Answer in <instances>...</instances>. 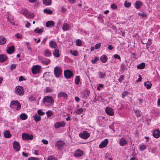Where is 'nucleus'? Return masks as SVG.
Instances as JSON below:
<instances>
[{
	"mask_svg": "<svg viewBox=\"0 0 160 160\" xmlns=\"http://www.w3.org/2000/svg\"><path fill=\"white\" fill-rule=\"evenodd\" d=\"M69 25L67 23H64L63 25L62 29L64 31H67L69 30Z\"/></svg>",
	"mask_w": 160,
	"mask_h": 160,
	"instance_id": "obj_27",
	"label": "nucleus"
},
{
	"mask_svg": "<svg viewBox=\"0 0 160 160\" xmlns=\"http://www.w3.org/2000/svg\"><path fill=\"white\" fill-rule=\"evenodd\" d=\"M148 42L146 44L147 48H148L152 44L151 40V39H148Z\"/></svg>",
	"mask_w": 160,
	"mask_h": 160,
	"instance_id": "obj_43",
	"label": "nucleus"
},
{
	"mask_svg": "<svg viewBox=\"0 0 160 160\" xmlns=\"http://www.w3.org/2000/svg\"><path fill=\"white\" fill-rule=\"evenodd\" d=\"M134 112L137 117H139L141 115L140 111L138 110H135Z\"/></svg>",
	"mask_w": 160,
	"mask_h": 160,
	"instance_id": "obj_42",
	"label": "nucleus"
},
{
	"mask_svg": "<svg viewBox=\"0 0 160 160\" xmlns=\"http://www.w3.org/2000/svg\"><path fill=\"white\" fill-rule=\"evenodd\" d=\"M114 57L115 58H118L119 59H120L121 58L120 56L119 55H118V54H115L114 55Z\"/></svg>",
	"mask_w": 160,
	"mask_h": 160,
	"instance_id": "obj_63",
	"label": "nucleus"
},
{
	"mask_svg": "<svg viewBox=\"0 0 160 160\" xmlns=\"http://www.w3.org/2000/svg\"><path fill=\"white\" fill-rule=\"evenodd\" d=\"M43 31V28L41 29H39L38 28H37L35 30L34 32L38 33L41 34Z\"/></svg>",
	"mask_w": 160,
	"mask_h": 160,
	"instance_id": "obj_31",
	"label": "nucleus"
},
{
	"mask_svg": "<svg viewBox=\"0 0 160 160\" xmlns=\"http://www.w3.org/2000/svg\"><path fill=\"white\" fill-rule=\"evenodd\" d=\"M152 84L149 81H147L144 82V86L147 89L151 88Z\"/></svg>",
	"mask_w": 160,
	"mask_h": 160,
	"instance_id": "obj_24",
	"label": "nucleus"
},
{
	"mask_svg": "<svg viewBox=\"0 0 160 160\" xmlns=\"http://www.w3.org/2000/svg\"><path fill=\"white\" fill-rule=\"evenodd\" d=\"M42 142L45 144H47L48 142V141L45 139H43L42 141Z\"/></svg>",
	"mask_w": 160,
	"mask_h": 160,
	"instance_id": "obj_62",
	"label": "nucleus"
},
{
	"mask_svg": "<svg viewBox=\"0 0 160 160\" xmlns=\"http://www.w3.org/2000/svg\"><path fill=\"white\" fill-rule=\"evenodd\" d=\"M21 119L22 120H26L27 118V116L25 113L22 114L20 116Z\"/></svg>",
	"mask_w": 160,
	"mask_h": 160,
	"instance_id": "obj_33",
	"label": "nucleus"
},
{
	"mask_svg": "<svg viewBox=\"0 0 160 160\" xmlns=\"http://www.w3.org/2000/svg\"><path fill=\"white\" fill-rule=\"evenodd\" d=\"M99 60L98 57H96L93 60H92L91 61L93 63H95L96 62L98 61Z\"/></svg>",
	"mask_w": 160,
	"mask_h": 160,
	"instance_id": "obj_53",
	"label": "nucleus"
},
{
	"mask_svg": "<svg viewBox=\"0 0 160 160\" xmlns=\"http://www.w3.org/2000/svg\"><path fill=\"white\" fill-rule=\"evenodd\" d=\"M7 57L4 55H0V62H3L5 61L7 59Z\"/></svg>",
	"mask_w": 160,
	"mask_h": 160,
	"instance_id": "obj_20",
	"label": "nucleus"
},
{
	"mask_svg": "<svg viewBox=\"0 0 160 160\" xmlns=\"http://www.w3.org/2000/svg\"><path fill=\"white\" fill-rule=\"evenodd\" d=\"M15 106L17 107L16 110L17 111L20 109L21 105L19 102L18 101H12L10 104V107L14 108Z\"/></svg>",
	"mask_w": 160,
	"mask_h": 160,
	"instance_id": "obj_2",
	"label": "nucleus"
},
{
	"mask_svg": "<svg viewBox=\"0 0 160 160\" xmlns=\"http://www.w3.org/2000/svg\"><path fill=\"white\" fill-rule=\"evenodd\" d=\"M131 6V3L129 2H127V1H126L124 3V6L127 8H129Z\"/></svg>",
	"mask_w": 160,
	"mask_h": 160,
	"instance_id": "obj_45",
	"label": "nucleus"
},
{
	"mask_svg": "<svg viewBox=\"0 0 160 160\" xmlns=\"http://www.w3.org/2000/svg\"><path fill=\"white\" fill-rule=\"evenodd\" d=\"M51 0H43V3L45 5L48 6L51 4Z\"/></svg>",
	"mask_w": 160,
	"mask_h": 160,
	"instance_id": "obj_30",
	"label": "nucleus"
},
{
	"mask_svg": "<svg viewBox=\"0 0 160 160\" xmlns=\"http://www.w3.org/2000/svg\"><path fill=\"white\" fill-rule=\"evenodd\" d=\"M29 99L31 101H34L36 99L33 96H31L29 97Z\"/></svg>",
	"mask_w": 160,
	"mask_h": 160,
	"instance_id": "obj_59",
	"label": "nucleus"
},
{
	"mask_svg": "<svg viewBox=\"0 0 160 160\" xmlns=\"http://www.w3.org/2000/svg\"><path fill=\"white\" fill-rule=\"evenodd\" d=\"M33 117L35 121L36 122H38L40 121L41 119V117L38 116L37 114L33 116Z\"/></svg>",
	"mask_w": 160,
	"mask_h": 160,
	"instance_id": "obj_28",
	"label": "nucleus"
},
{
	"mask_svg": "<svg viewBox=\"0 0 160 160\" xmlns=\"http://www.w3.org/2000/svg\"><path fill=\"white\" fill-rule=\"evenodd\" d=\"M138 15L143 18L147 17V15L144 12L139 13Z\"/></svg>",
	"mask_w": 160,
	"mask_h": 160,
	"instance_id": "obj_44",
	"label": "nucleus"
},
{
	"mask_svg": "<svg viewBox=\"0 0 160 160\" xmlns=\"http://www.w3.org/2000/svg\"><path fill=\"white\" fill-rule=\"evenodd\" d=\"M79 136L84 139H87L90 136V134L87 131H84L82 133H80Z\"/></svg>",
	"mask_w": 160,
	"mask_h": 160,
	"instance_id": "obj_6",
	"label": "nucleus"
},
{
	"mask_svg": "<svg viewBox=\"0 0 160 160\" xmlns=\"http://www.w3.org/2000/svg\"><path fill=\"white\" fill-rule=\"evenodd\" d=\"M17 65L16 64H12L10 66V69L13 70L15 69Z\"/></svg>",
	"mask_w": 160,
	"mask_h": 160,
	"instance_id": "obj_51",
	"label": "nucleus"
},
{
	"mask_svg": "<svg viewBox=\"0 0 160 160\" xmlns=\"http://www.w3.org/2000/svg\"><path fill=\"white\" fill-rule=\"evenodd\" d=\"M54 74L55 76L57 78H59L62 73V70L58 67H56L54 68Z\"/></svg>",
	"mask_w": 160,
	"mask_h": 160,
	"instance_id": "obj_3",
	"label": "nucleus"
},
{
	"mask_svg": "<svg viewBox=\"0 0 160 160\" xmlns=\"http://www.w3.org/2000/svg\"><path fill=\"white\" fill-rule=\"evenodd\" d=\"M6 41V39L3 37L0 36V45H3L5 44Z\"/></svg>",
	"mask_w": 160,
	"mask_h": 160,
	"instance_id": "obj_26",
	"label": "nucleus"
},
{
	"mask_svg": "<svg viewBox=\"0 0 160 160\" xmlns=\"http://www.w3.org/2000/svg\"><path fill=\"white\" fill-rule=\"evenodd\" d=\"M108 142V139H105L99 145V147L101 148H102L106 147Z\"/></svg>",
	"mask_w": 160,
	"mask_h": 160,
	"instance_id": "obj_12",
	"label": "nucleus"
},
{
	"mask_svg": "<svg viewBox=\"0 0 160 160\" xmlns=\"http://www.w3.org/2000/svg\"><path fill=\"white\" fill-rule=\"evenodd\" d=\"M46 114L47 117L49 118L51 117L52 115V113L51 111H49L47 112Z\"/></svg>",
	"mask_w": 160,
	"mask_h": 160,
	"instance_id": "obj_48",
	"label": "nucleus"
},
{
	"mask_svg": "<svg viewBox=\"0 0 160 160\" xmlns=\"http://www.w3.org/2000/svg\"><path fill=\"white\" fill-rule=\"evenodd\" d=\"M101 46V44L100 43H99L98 44H96L95 46V49H98L100 48Z\"/></svg>",
	"mask_w": 160,
	"mask_h": 160,
	"instance_id": "obj_56",
	"label": "nucleus"
},
{
	"mask_svg": "<svg viewBox=\"0 0 160 160\" xmlns=\"http://www.w3.org/2000/svg\"><path fill=\"white\" fill-rule=\"evenodd\" d=\"M111 7L113 9H115L117 8V6L115 4H112L111 6Z\"/></svg>",
	"mask_w": 160,
	"mask_h": 160,
	"instance_id": "obj_58",
	"label": "nucleus"
},
{
	"mask_svg": "<svg viewBox=\"0 0 160 160\" xmlns=\"http://www.w3.org/2000/svg\"><path fill=\"white\" fill-rule=\"evenodd\" d=\"M16 37L18 39H21L22 38V36L21 34L17 33L15 34Z\"/></svg>",
	"mask_w": 160,
	"mask_h": 160,
	"instance_id": "obj_50",
	"label": "nucleus"
},
{
	"mask_svg": "<svg viewBox=\"0 0 160 160\" xmlns=\"http://www.w3.org/2000/svg\"><path fill=\"white\" fill-rule=\"evenodd\" d=\"M60 127L61 126L60 122H58L55 124V128H58Z\"/></svg>",
	"mask_w": 160,
	"mask_h": 160,
	"instance_id": "obj_49",
	"label": "nucleus"
},
{
	"mask_svg": "<svg viewBox=\"0 0 160 160\" xmlns=\"http://www.w3.org/2000/svg\"><path fill=\"white\" fill-rule=\"evenodd\" d=\"M46 92H51V89L50 88L47 87L46 89Z\"/></svg>",
	"mask_w": 160,
	"mask_h": 160,
	"instance_id": "obj_64",
	"label": "nucleus"
},
{
	"mask_svg": "<svg viewBox=\"0 0 160 160\" xmlns=\"http://www.w3.org/2000/svg\"><path fill=\"white\" fill-rule=\"evenodd\" d=\"M14 47L13 46H11L10 47H9L8 49L7 50V52L9 54L12 53L14 52Z\"/></svg>",
	"mask_w": 160,
	"mask_h": 160,
	"instance_id": "obj_14",
	"label": "nucleus"
},
{
	"mask_svg": "<svg viewBox=\"0 0 160 160\" xmlns=\"http://www.w3.org/2000/svg\"><path fill=\"white\" fill-rule=\"evenodd\" d=\"M48 160H57V159L51 155L48 157Z\"/></svg>",
	"mask_w": 160,
	"mask_h": 160,
	"instance_id": "obj_46",
	"label": "nucleus"
},
{
	"mask_svg": "<svg viewBox=\"0 0 160 160\" xmlns=\"http://www.w3.org/2000/svg\"><path fill=\"white\" fill-rule=\"evenodd\" d=\"M67 97L68 96L67 94L62 92H59L58 95V97L59 98H61L63 97L64 98H67Z\"/></svg>",
	"mask_w": 160,
	"mask_h": 160,
	"instance_id": "obj_18",
	"label": "nucleus"
},
{
	"mask_svg": "<svg viewBox=\"0 0 160 160\" xmlns=\"http://www.w3.org/2000/svg\"><path fill=\"white\" fill-rule=\"evenodd\" d=\"M124 76L122 75L121 76H120V78H119L118 79V81L120 82H121L122 80H123V79H124Z\"/></svg>",
	"mask_w": 160,
	"mask_h": 160,
	"instance_id": "obj_57",
	"label": "nucleus"
},
{
	"mask_svg": "<svg viewBox=\"0 0 160 160\" xmlns=\"http://www.w3.org/2000/svg\"><path fill=\"white\" fill-rule=\"evenodd\" d=\"M43 102L44 104L46 103L50 105H53L54 103V100L52 97L49 96H45L43 99Z\"/></svg>",
	"mask_w": 160,
	"mask_h": 160,
	"instance_id": "obj_1",
	"label": "nucleus"
},
{
	"mask_svg": "<svg viewBox=\"0 0 160 160\" xmlns=\"http://www.w3.org/2000/svg\"><path fill=\"white\" fill-rule=\"evenodd\" d=\"M80 81V76H77L75 79V83L76 84L78 85Z\"/></svg>",
	"mask_w": 160,
	"mask_h": 160,
	"instance_id": "obj_36",
	"label": "nucleus"
},
{
	"mask_svg": "<svg viewBox=\"0 0 160 160\" xmlns=\"http://www.w3.org/2000/svg\"><path fill=\"white\" fill-rule=\"evenodd\" d=\"M106 74L105 73H103L102 72H100L99 73V78H104Z\"/></svg>",
	"mask_w": 160,
	"mask_h": 160,
	"instance_id": "obj_39",
	"label": "nucleus"
},
{
	"mask_svg": "<svg viewBox=\"0 0 160 160\" xmlns=\"http://www.w3.org/2000/svg\"><path fill=\"white\" fill-rule=\"evenodd\" d=\"M22 139L24 140H32L33 137L32 135H29L26 133H23L22 135Z\"/></svg>",
	"mask_w": 160,
	"mask_h": 160,
	"instance_id": "obj_5",
	"label": "nucleus"
},
{
	"mask_svg": "<svg viewBox=\"0 0 160 160\" xmlns=\"http://www.w3.org/2000/svg\"><path fill=\"white\" fill-rule=\"evenodd\" d=\"M13 146L14 150L16 151H18L20 150V146L19 143L17 141H14L13 143Z\"/></svg>",
	"mask_w": 160,
	"mask_h": 160,
	"instance_id": "obj_11",
	"label": "nucleus"
},
{
	"mask_svg": "<svg viewBox=\"0 0 160 160\" xmlns=\"http://www.w3.org/2000/svg\"><path fill=\"white\" fill-rule=\"evenodd\" d=\"M76 45L78 46H81L82 45L81 41L80 39H77L76 41Z\"/></svg>",
	"mask_w": 160,
	"mask_h": 160,
	"instance_id": "obj_40",
	"label": "nucleus"
},
{
	"mask_svg": "<svg viewBox=\"0 0 160 160\" xmlns=\"http://www.w3.org/2000/svg\"><path fill=\"white\" fill-rule=\"evenodd\" d=\"M83 111V109L82 108L78 109L77 110L76 113L78 114H79Z\"/></svg>",
	"mask_w": 160,
	"mask_h": 160,
	"instance_id": "obj_52",
	"label": "nucleus"
},
{
	"mask_svg": "<svg viewBox=\"0 0 160 160\" xmlns=\"http://www.w3.org/2000/svg\"><path fill=\"white\" fill-rule=\"evenodd\" d=\"M128 93V92L127 91H125L123 92L122 94V97L123 98H124L126 96V95Z\"/></svg>",
	"mask_w": 160,
	"mask_h": 160,
	"instance_id": "obj_55",
	"label": "nucleus"
},
{
	"mask_svg": "<svg viewBox=\"0 0 160 160\" xmlns=\"http://www.w3.org/2000/svg\"><path fill=\"white\" fill-rule=\"evenodd\" d=\"M50 47L52 48H55L57 47V45L55 42L53 41H51L49 42Z\"/></svg>",
	"mask_w": 160,
	"mask_h": 160,
	"instance_id": "obj_19",
	"label": "nucleus"
},
{
	"mask_svg": "<svg viewBox=\"0 0 160 160\" xmlns=\"http://www.w3.org/2000/svg\"><path fill=\"white\" fill-rule=\"evenodd\" d=\"M34 17V15L33 14H30L28 12V14H27V15L26 17L28 18H32Z\"/></svg>",
	"mask_w": 160,
	"mask_h": 160,
	"instance_id": "obj_41",
	"label": "nucleus"
},
{
	"mask_svg": "<svg viewBox=\"0 0 160 160\" xmlns=\"http://www.w3.org/2000/svg\"><path fill=\"white\" fill-rule=\"evenodd\" d=\"M83 153L82 151L79 149H78L76 151L74 154L76 157H80L82 155Z\"/></svg>",
	"mask_w": 160,
	"mask_h": 160,
	"instance_id": "obj_16",
	"label": "nucleus"
},
{
	"mask_svg": "<svg viewBox=\"0 0 160 160\" xmlns=\"http://www.w3.org/2000/svg\"><path fill=\"white\" fill-rule=\"evenodd\" d=\"M40 66L39 65H36L34 66L32 69V72L33 74H36L39 72L40 69Z\"/></svg>",
	"mask_w": 160,
	"mask_h": 160,
	"instance_id": "obj_10",
	"label": "nucleus"
},
{
	"mask_svg": "<svg viewBox=\"0 0 160 160\" xmlns=\"http://www.w3.org/2000/svg\"><path fill=\"white\" fill-rule=\"evenodd\" d=\"M44 55L45 57H49L51 56L52 53L48 49H46L44 51Z\"/></svg>",
	"mask_w": 160,
	"mask_h": 160,
	"instance_id": "obj_25",
	"label": "nucleus"
},
{
	"mask_svg": "<svg viewBox=\"0 0 160 160\" xmlns=\"http://www.w3.org/2000/svg\"><path fill=\"white\" fill-rule=\"evenodd\" d=\"M146 148V145H142L139 148V149L142 151H143L145 150Z\"/></svg>",
	"mask_w": 160,
	"mask_h": 160,
	"instance_id": "obj_47",
	"label": "nucleus"
},
{
	"mask_svg": "<svg viewBox=\"0 0 160 160\" xmlns=\"http://www.w3.org/2000/svg\"><path fill=\"white\" fill-rule=\"evenodd\" d=\"M65 142L62 140H59L55 144V146L58 149H61L65 145Z\"/></svg>",
	"mask_w": 160,
	"mask_h": 160,
	"instance_id": "obj_7",
	"label": "nucleus"
},
{
	"mask_svg": "<svg viewBox=\"0 0 160 160\" xmlns=\"http://www.w3.org/2000/svg\"><path fill=\"white\" fill-rule=\"evenodd\" d=\"M105 111L106 113L108 115L112 116L114 115V112L113 111V109L111 108H106Z\"/></svg>",
	"mask_w": 160,
	"mask_h": 160,
	"instance_id": "obj_9",
	"label": "nucleus"
},
{
	"mask_svg": "<svg viewBox=\"0 0 160 160\" xmlns=\"http://www.w3.org/2000/svg\"><path fill=\"white\" fill-rule=\"evenodd\" d=\"M119 143L121 146H123L127 144V142L125 138H121L119 140Z\"/></svg>",
	"mask_w": 160,
	"mask_h": 160,
	"instance_id": "obj_22",
	"label": "nucleus"
},
{
	"mask_svg": "<svg viewBox=\"0 0 160 160\" xmlns=\"http://www.w3.org/2000/svg\"><path fill=\"white\" fill-rule=\"evenodd\" d=\"M50 62V60L49 59L46 58L43 61H42V63L45 64L46 65H47Z\"/></svg>",
	"mask_w": 160,
	"mask_h": 160,
	"instance_id": "obj_35",
	"label": "nucleus"
},
{
	"mask_svg": "<svg viewBox=\"0 0 160 160\" xmlns=\"http://www.w3.org/2000/svg\"><path fill=\"white\" fill-rule=\"evenodd\" d=\"M142 5V2L139 1H137L135 4V6L137 9H139L141 7Z\"/></svg>",
	"mask_w": 160,
	"mask_h": 160,
	"instance_id": "obj_15",
	"label": "nucleus"
},
{
	"mask_svg": "<svg viewBox=\"0 0 160 160\" xmlns=\"http://www.w3.org/2000/svg\"><path fill=\"white\" fill-rule=\"evenodd\" d=\"M38 59H39V61H41L42 63V61H44V59L41 56L38 57Z\"/></svg>",
	"mask_w": 160,
	"mask_h": 160,
	"instance_id": "obj_61",
	"label": "nucleus"
},
{
	"mask_svg": "<svg viewBox=\"0 0 160 160\" xmlns=\"http://www.w3.org/2000/svg\"><path fill=\"white\" fill-rule=\"evenodd\" d=\"M70 53L72 55L77 56L78 55V52L77 50H71L70 51Z\"/></svg>",
	"mask_w": 160,
	"mask_h": 160,
	"instance_id": "obj_34",
	"label": "nucleus"
},
{
	"mask_svg": "<svg viewBox=\"0 0 160 160\" xmlns=\"http://www.w3.org/2000/svg\"><path fill=\"white\" fill-rule=\"evenodd\" d=\"M37 112L38 114L40 115H43L44 114V113L42 112V111L40 110H39Z\"/></svg>",
	"mask_w": 160,
	"mask_h": 160,
	"instance_id": "obj_54",
	"label": "nucleus"
},
{
	"mask_svg": "<svg viewBox=\"0 0 160 160\" xmlns=\"http://www.w3.org/2000/svg\"><path fill=\"white\" fill-rule=\"evenodd\" d=\"M54 24L55 23L53 21H50L46 22V26L47 27H52L54 26Z\"/></svg>",
	"mask_w": 160,
	"mask_h": 160,
	"instance_id": "obj_17",
	"label": "nucleus"
},
{
	"mask_svg": "<svg viewBox=\"0 0 160 160\" xmlns=\"http://www.w3.org/2000/svg\"><path fill=\"white\" fill-rule=\"evenodd\" d=\"M100 60L103 62H105L108 60V58L105 55H103L101 56Z\"/></svg>",
	"mask_w": 160,
	"mask_h": 160,
	"instance_id": "obj_29",
	"label": "nucleus"
},
{
	"mask_svg": "<svg viewBox=\"0 0 160 160\" xmlns=\"http://www.w3.org/2000/svg\"><path fill=\"white\" fill-rule=\"evenodd\" d=\"M26 44L27 45V48L29 50H31V48L30 46V43L29 42H26Z\"/></svg>",
	"mask_w": 160,
	"mask_h": 160,
	"instance_id": "obj_60",
	"label": "nucleus"
},
{
	"mask_svg": "<svg viewBox=\"0 0 160 160\" xmlns=\"http://www.w3.org/2000/svg\"><path fill=\"white\" fill-rule=\"evenodd\" d=\"M15 92L20 96H22L24 93L23 88L22 87L18 86L16 88Z\"/></svg>",
	"mask_w": 160,
	"mask_h": 160,
	"instance_id": "obj_4",
	"label": "nucleus"
},
{
	"mask_svg": "<svg viewBox=\"0 0 160 160\" xmlns=\"http://www.w3.org/2000/svg\"><path fill=\"white\" fill-rule=\"evenodd\" d=\"M64 75L65 78H70L73 76L72 72L68 70H67L64 71Z\"/></svg>",
	"mask_w": 160,
	"mask_h": 160,
	"instance_id": "obj_8",
	"label": "nucleus"
},
{
	"mask_svg": "<svg viewBox=\"0 0 160 160\" xmlns=\"http://www.w3.org/2000/svg\"><path fill=\"white\" fill-rule=\"evenodd\" d=\"M28 12L26 9H23L21 11V13L23 14V15L25 16L26 17L27 16V14H28Z\"/></svg>",
	"mask_w": 160,
	"mask_h": 160,
	"instance_id": "obj_38",
	"label": "nucleus"
},
{
	"mask_svg": "<svg viewBox=\"0 0 160 160\" xmlns=\"http://www.w3.org/2000/svg\"><path fill=\"white\" fill-rule=\"evenodd\" d=\"M4 137L6 138H9L11 136L10 131L9 130L5 131L4 132Z\"/></svg>",
	"mask_w": 160,
	"mask_h": 160,
	"instance_id": "obj_21",
	"label": "nucleus"
},
{
	"mask_svg": "<svg viewBox=\"0 0 160 160\" xmlns=\"http://www.w3.org/2000/svg\"><path fill=\"white\" fill-rule=\"evenodd\" d=\"M153 136L156 138H158L160 137V131L158 129L154 130L153 132Z\"/></svg>",
	"mask_w": 160,
	"mask_h": 160,
	"instance_id": "obj_13",
	"label": "nucleus"
},
{
	"mask_svg": "<svg viewBox=\"0 0 160 160\" xmlns=\"http://www.w3.org/2000/svg\"><path fill=\"white\" fill-rule=\"evenodd\" d=\"M44 12L49 14H52V11L51 10L48 9H44Z\"/></svg>",
	"mask_w": 160,
	"mask_h": 160,
	"instance_id": "obj_37",
	"label": "nucleus"
},
{
	"mask_svg": "<svg viewBox=\"0 0 160 160\" xmlns=\"http://www.w3.org/2000/svg\"><path fill=\"white\" fill-rule=\"evenodd\" d=\"M53 54L56 57L58 58L60 56L59 50L58 49H55L53 51Z\"/></svg>",
	"mask_w": 160,
	"mask_h": 160,
	"instance_id": "obj_23",
	"label": "nucleus"
},
{
	"mask_svg": "<svg viewBox=\"0 0 160 160\" xmlns=\"http://www.w3.org/2000/svg\"><path fill=\"white\" fill-rule=\"evenodd\" d=\"M145 67V64L144 62L139 64L137 67V68L139 69H142L144 68Z\"/></svg>",
	"mask_w": 160,
	"mask_h": 160,
	"instance_id": "obj_32",
	"label": "nucleus"
}]
</instances>
